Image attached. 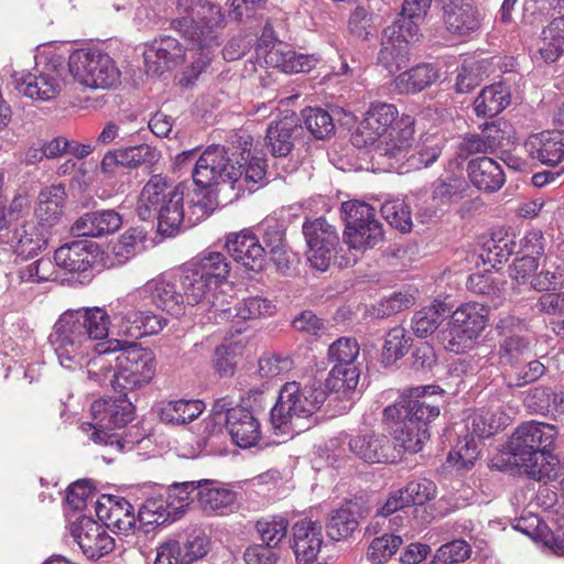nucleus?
Wrapping results in <instances>:
<instances>
[{
	"mask_svg": "<svg viewBox=\"0 0 564 564\" xmlns=\"http://www.w3.org/2000/svg\"><path fill=\"white\" fill-rule=\"evenodd\" d=\"M410 149L403 159H406L410 169L421 170L433 164L442 153L441 141L437 138H426L410 153Z\"/></svg>",
	"mask_w": 564,
	"mask_h": 564,
	"instance_id": "8fccbe9b",
	"label": "nucleus"
},
{
	"mask_svg": "<svg viewBox=\"0 0 564 564\" xmlns=\"http://www.w3.org/2000/svg\"><path fill=\"white\" fill-rule=\"evenodd\" d=\"M51 235L35 223H25L15 230V253L24 259L36 256L46 247Z\"/></svg>",
	"mask_w": 564,
	"mask_h": 564,
	"instance_id": "4c0bfd02",
	"label": "nucleus"
},
{
	"mask_svg": "<svg viewBox=\"0 0 564 564\" xmlns=\"http://www.w3.org/2000/svg\"><path fill=\"white\" fill-rule=\"evenodd\" d=\"M402 543L401 536L384 533L370 542L367 558L371 564H384L397 553Z\"/></svg>",
	"mask_w": 564,
	"mask_h": 564,
	"instance_id": "603ef678",
	"label": "nucleus"
},
{
	"mask_svg": "<svg viewBox=\"0 0 564 564\" xmlns=\"http://www.w3.org/2000/svg\"><path fill=\"white\" fill-rule=\"evenodd\" d=\"M74 80L90 89H110L120 84L121 72L116 62L99 50H76L68 57Z\"/></svg>",
	"mask_w": 564,
	"mask_h": 564,
	"instance_id": "9b49d317",
	"label": "nucleus"
},
{
	"mask_svg": "<svg viewBox=\"0 0 564 564\" xmlns=\"http://www.w3.org/2000/svg\"><path fill=\"white\" fill-rule=\"evenodd\" d=\"M292 530V549L297 563H314L317 560L324 542L321 523L308 518H303L294 523Z\"/></svg>",
	"mask_w": 564,
	"mask_h": 564,
	"instance_id": "4be33fe9",
	"label": "nucleus"
},
{
	"mask_svg": "<svg viewBox=\"0 0 564 564\" xmlns=\"http://www.w3.org/2000/svg\"><path fill=\"white\" fill-rule=\"evenodd\" d=\"M446 313V305L441 301H434L429 306L416 312L412 318V329L419 337L433 334L441 324Z\"/></svg>",
	"mask_w": 564,
	"mask_h": 564,
	"instance_id": "49530a36",
	"label": "nucleus"
},
{
	"mask_svg": "<svg viewBox=\"0 0 564 564\" xmlns=\"http://www.w3.org/2000/svg\"><path fill=\"white\" fill-rule=\"evenodd\" d=\"M90 413L94 423L84 422L80 430L96 444L120 446L111 431L122 429L133 419V408L124 399H99L91 403Z\"/></svg>",
	"mask_w": 564,
	"mask_h": 564,
	"instance_id": "f8f14e48",
	"label": "nucleus"
},
{
	"mask_svg": "<svg viewBox=\"0 0 564 564\" xmlns=\"http://www.w3.org/2000/svg\"><path fill=\"white\" fill-rule=\"evenodd\" d=\"M205 409L200 400H173L165 403L161 409L163 422L183 425L197 419Z\"/></svg>",
	"mask_w": 564,
	"mask_h": 564,
	"instance_id": "a19ab883",
	"label": "nucleus"
},
{
	"mask_svg": "<svg viewBox=\"0 0 564 564\" xmlns=\"http://www.w3.org/2000/svg\"><path fill=\"white\" fill-rule=\"evenodd\" d=\"M341 218L345 221V231H350L356 226L377 220L376 209L368 203L358 199L344 202L340 207Z\"/></svg>",
	"mask_w": 564,
	"mask_h": 564,
	"instance_id": "09e8293b",
	"label": "nucleus"
},
{
	"mask_svg": "<svg viewBox=\"0 0 564 564\" xmlns=\"http://www.w3.org/2000/svg\"><path fill=\"white\" fill-rule=\"evenodd\" d=\"M441 399L438 387H415L384 409L397 446L413 454L423 448L430 438L429 424L440 415Z\"/></svg>",
	"mask_w": 564,
	"mask_h": 564,
	"instance_id": "f03ea898",
	"label": "nucleus"
},
{
	"mask_svg": "<svg viewBox=\"0 0 564 564\" xmlns=\"http://www.w3.org/2000/svg\"><path fill=\"white\" fill-rule=\"evenodd\" d=\"M262 240L279 269L288 268V257L284 250V227L276 218H265L258 227Z\"/></svg>",
	"mask_w": 564,
	"mask_h": 564,
	"instance_id": "ea45409f",
	"label": "nucleus"
},
{
	"mask_svg": "<svg viewBox=\"0 0 564 564\" xmlns=\"http://www.w3.org/2000/svg\"><path fill=\"white\" fill-rule=\"evenodd\" d=\"M184 56L180 42L171 36L155 39L144 51L147 72L159 75L176 66Z\"/></svg>",
	"mask_w": 564,
	"mask_h": 564,
	"instance_id": "b1692460",
	"label": "nucleus"
},
{
	"mask_svg": "<svg viewBox=\"0 0 564 564\" xmlns=\"http://www.w3.org/2000/svg\"><path fill=\"white\" fill-rule=\"evenodd\" d=\"M64 66L51 61L34 73L14 74L15 89L25 97L48 101L56 98L65 86Z\"/></svg>",
	"mask_w": 564,
	"mask_h": 564,
	"instance_id": "dca6fc26",
	"label": "nucleus"
},
{
	"mask_svg": "<svg viewBox=\"0 0 564 564\" xmlns=\"http://www.w3.org/2000/svg\"><path fill=\"white\" fill-rule=\"evenodd\" d=\"M467 289L475 294L487 295L490 301L486 306H498L502 303L501 282L498 281L492 273L471 274L467 280Z\"/></svg>",
	"mask_w": 564,
	"mask_h": 564,
	"instance_id": "de8ad7c7",
	"label": "nucleus"
},
{
	"mask_svg": "<svg viewBox=\"0 0 564 564\" xmlns=\"http://www.w3.org/2000/svg\"><path fill=\"white\" fill-rule=\"evenodd\" d=\"M199 480L174 482L169 487L166 499L170 503V509L173 510L176 519L185 511V509L193 501L192 494L198 492Z\"/></svg>",
	"mask_w": 564,
	"mask_h": 564,
	"instance_id": "4d7b16f0",
	"label": "nucleus"
},
{
	"mask_svg": "<svg viewBox=\"0 0 564 564\" xmlns=\"http://www.w3.org/2000/svg\"><path fill=\"white\" fill-rule=\"evenodd\" d=\"M196 495L200 509L208 514H226L236 501V492L214 479H200Z\"/></svg>",
	"mask_w": 564,
	"mask_h": 564,
	"instance_id": "c756f323",
	"label": "nucleus"
},
{
	"mask_svg": "<svg viewBox=\"0 0 564 564\" xmlns=\"http://www.w3.org/2000/svg\"><path fill=\"white\" fill-rule=\"evenodd\" d=\"M326 400L325 391L316 387H302L286 382L271 409V424L282 434H299L311 426L310 420Z\"/></svg>",
	"mask_w": 564,
	"mask_h": 564,
	"instance_id": "6e6552de",
	"label": "nucleus"
},
{
	"mask_svg": "<svg viewBox=\"0 0 564 564\" xmlns=\"http://www.w3.org/2000/svg\"><path fill=\"white\" fill-rule=\"evenodd\" d=\"M467 172L470 182L487 193L499 191L506 182L501 165L491 158L480 156L469 161Z\"/></svg>",
	"mask_w": 564,
	"mask_h": 564,
	"instance_id": "2f4dec72",
	"label": "nucleus"
},
{
	"mask_svg": "<svg viewBox=\"0 0 564 564\" xmlns=\"http://www.w3.org/2000/svg\"><path fill=\"white\" fill-rule=\"evenodd\" d=\"M440 68L431 63H422L402 72L394 78V88L400 94H417L440 79Z\"/></svg>",
	"mask_w": 564,
	"mask_h": 564,
	"instance_id": "72a5a7b5",
	"label": "nucleus"
},
{
	"mask_svg": "<svg viewBox=\"0 0 564 564\" xmlns=\"http://www.w3.org/2000/svg\"><path fill=\"white\" fill-rule=\"evenodd\" d=\"M502 413H494L490 410H477L466 419V430L471 434L459 441L454 452L448 454V460L469 468L477 459L479 451L475 437L486 438L496 434L506 424Z\"/></svg>",
	"mask_w": 564,
	"mask_h": 564,
	"instance_id": "4468645a",
	"label": "nucleus"
},
{
	"mask_svg": "<svg viewBox=\"0 0 564 564\" xmlns=\"http://www.w3.org/2000/svg\"><path fill=\"white\" fill-rule=\"evenodd\" d=\"M164 544H175L178 549L177 564H193L203 558L209 551V542L205 535L188 539L184 545L171 540Z\"/></svg>",
	"mask_w": 564,
	"mask_h": 564,
	"instance_id": "bf43d9fd",
	"label": "nucleus"
},
{
	"mask_svg": "<svg viewBox=\"0 0 564 564\" xmlns=\"http://www.w3.org/2000/svg\"><path fill=\"white\" fill-rule=\"evenodd\" d=\"M564 53V15L553 19L542 31L539 54L546 63L555 62Z\"/></svg>",
	"mask_w": 564,
	"mask_h": 564,
	"instance_id": "79ce46f5",
	"label": "nucleus"
},
{
	"mask_svg": "<svg viewBox=\"0 0 564 564\" xmlns=\"http://www.w3.org/2000/svg\"><path fill=\"white\" fill-rule=\"evenodd\" d=\"M230 264L226 256L218 251H204L181 268L178 283L188 305L209 304L214 317L217 308L215 290L227 281Z\"/></svg>",
	"mask_w": 564,
	"mask_h": 564,
	"instance_id": "0eeeda50",
	"label": "nucleus"
},
{
	"mask_svg": "<svg viewBox=\"0 0 564 564\" xmlns=\"http://www.w3.org/2000/svg\"><path fill=\"white\" fill-rule=\"evenodd\" d=\"M184 191L181 185L169 186L160 175H153L143 186L137 206L142 220L158 219L162 235L172 236L182 225Z\"/></svg>",
	"mask_w": 564,
	"mask_h": 564,
	"instance_id": "1a4fd4ad",
	"label": "nucleus"
},
{
	"mask_svg": "<svg viewBox=\"0 0 564 564\" xmlns=\"http://www.w3.org/2000/svg\"><path fill=\"white\" fill-rule=\"evenodd\" d=\"M138 519L144 524L156 525L177 520L166 497L162 495L148 498L139 508Z\"/></svg>",
	"mask_w": 564,
	"mask_h": 564,
	"instance_id": "a18cd8bd",
	"label": "nucleus"
},
{
	"mask_svg": "<svg viewBox=\"0 0 564 564\" xmlns=\"http://www.w3.org/2000/svg\"><path fill=\"white\" fill-rule=\"evenodd\" d=\"M296 128L294 113L272 121L267 129L265 147L273 156H286L293 149V130Z\"/></svg>",
	"mask_w": 564,
	"mask_h": 564,
	"instance_id": "c9c22d12",
	"label": "nucleus"
},
{
	"mask_svg": "<svg viewBox=\"0 0 564 564\" xmlns=\"http://www.w3.org/2000/svg\"><path fill=\"white\" fill-rule=\"evenodd\" d=\"M360 346L356 338L340 337L328 348V358L334 366H359Z\"/></svg>",
	"mask_w": 564,
	"mask_h": 564,
	"instance_id": "3c124183",
	"label": "nucleus"
},
{
	"mask_svg": "<svg viewBox=\"0 0 564 564\" xmlns=\"http://www.w3.org/2000/svg\"><path fill=\"white\" fill-rule=\"evenodd\" d=\"M348 446L359 459L376 464L395 459L390 440L383 434L366 433L350 437Z\"/></svg>",
	"mask_w": 564,
	"mask_h": 564,
	"instance_id": "c85d7f7f",
	"label": "nucleus"
},
{
	"mask_svg": "<svg viewBox=\"0 0 564 564\" xmlns=\"http://www.w3.org/2000/svg\"><path fill=\"white\" fill-rule=\"evenodd\" d=\"M94 256L86 241L75 240L59 247L54 254L56 265L69 272H84L91 267Z\"/></svg>",
	"mask_w": 564,
	"mask_h": 564,
	"instance_id": "e433bc0d",
	"label": "nucleus"
},
{
	"mask_svg": "<svg viewBox=\"0 0 564 564\" xmlns=\"http://www.w3.org/2000/svg\"><path fill=\"white\" fill-rule=\"evenodd\" d=\"M511 102V91L502 83L486 86L474 100L477 117L492 118L502 112Z\"/></svg>",
	"mask_w": 564,
	"mask_h": 564,
	"instance_id": "f704fd0d",
	"label": "nucleus"
},
{
	"mask_svg": "<svg viewBox=\"0 0 564 564\" xmlns=\"http://www.w3.org/2000/svg\"><path fill=\"white\" fill-rule=\"evenodd\" d=\"M145 240V231L141 228L126 230L111 247V251L119 263L126 262L138 253Z\"/></svg>",
	"mask_w": 564,
	"mask_h": 564,
	"instance_id": "864d4df0",
	"label": "nucleus"
},
{
	"mask_svg": "<svg viewBox=\"0 0 564 564\" xmlns=\"http://www.w3.org/2000/svg\"><path fill=\"white\" fill-rule=\"evenodd\" d=\"M121 225V216L108 209L85 214L75 221L72 229L77 236L100 237L117 231Z\"/></svg>",
	"mask_w": 564,
	"mask_h": 564,
	"instance_id": "473e14b6",
	"label": "nucleus"
},
{
	"mask_svg": "<svg viewBox=\"0 0 564 564\" xmlns=\"http://www.w3.org/2000/svg\"><path fill=\"white\" fill-rule=\"evenodd\" d=\"M394 105L372 102L361 121L358 131L365 145H372V159H386L392 167L406 155L414 137L415 120L402 115Z\"/></svg>",
	"mask_w": 564,
	"mask_h": 564,
	"instance_id": "7ed1b4c3",
	"label": "nucleus"
},
{
	"mask_svg": "<svg viewBox=\"0 0 564 564\" xmlns=\"http://www.w3.org/2000/svg\"><path fill=\"white\" fill-rule=\"evenodd\" d=\"M19 278L26 283H41L55 279L54 265L50 259L41 258L23 267L19 271Z\"/></svg>",
	"mask_w": 564,
	"mask_h": 564,
	"instance_id": "338daca9",
	"label": "nucleus"
},
{
	"mask_svg": "<svg viewBox=\"0 0 564 564\" xmlns=\"http://www.w3.org/2000/svg\"><path fill=\"white\" fill-rule=\"evenodd\" d=\"M140 293L149 296L156 307L169 314L180 315L183 313L185 301L178 279L160 275L148 281L140 289Z\"/></svg>",
	"mask_w": 564,
	"mask_h": 564,
	"instance_id": "5701e85b",
	"label": "nucleus"
},
{
	"mask_svg": "<svg viewBox=\"0 0 564 564\" xmlns=\"http://www.w3.org/2000/svg\"><path fill=\"white\" fill-rule=\"evenodd\" d=\"M111 317V310L99 306L62 313L48 337L59 365L70 370L89 365L91 354L101 350L96 343L109 335Z\"/></svg>",
	"mask_w": 564,
	"mask_h": 564,
	"instance_id": "f257e3e1",
	"label": "nucleus"
},
{
	"mask_svg": "<svg viewBox=\"0 0 564 564\" xmlns=\"http://www.w3.org/2000/svg\"><path fill=\"white\" fill-rule=\"evenodd\" d=\"M486 319L485 304L465 303L460 305L454 311L448 328L444 333V347L456 354L464 351L484 330Z\"/></svg>",
	"mask_w": 564,
	"mask_h": 564,
	"instance_id": "2eb2a0df",
	"label": "nucleus"
},
{
	"mask_svg": "<svg viewBox=\"0 0 564 564\" xmlns=\"http://www.w3.org/2000/svg\"><path fill=\"white\" fill-rule=\"evenodd\" d=\"M344 235L349 249L359 252L371 249L383 240L382 225L378 219L360 225V227L356 226L350 231H344Z\"/></svg>",
	"mask_w": 564,
	"mask_h": 564,
	"instance_id": "37998d69",
	"label": "nucleus"
},
{
	"mask_svg": "<svg viewBox=\"0 0 564 564\" xmlns=\"http://www.w3.org/2000/svg\"><path fill=\"white\" fill-rule=\"evenodd\" d=\"M557 436L554 425L530 421L519 425L508 443L513 464L531 478L547 482L557 477L558 459L552 454Z\"/></svg>",
	"mask_w": 564,
	"mask_h": 564,
	"instance_id": "39448f33",
	"label": "nucleus"
},
{
	"mask_svg": "<svg viewBox=\"0 0 564 564\" xmlns=\"http://www.w3.org/2000/svg\"><path fill=\"white\" fill-rule=\"evenodd\" d=\"M176 14L172 26L197 46L194 54L199 57L191 66L193 76L197 77L212 61L210 47L217 44L215 30L223 23L224 15L220 8L208 0H177Z\"/></svg>",
	"mask_w": 564,
	"mask_h": 564,
	"instance_id": "423d86ee",
	"label": "nucleus"
},
{
	"mask_svg": "<svg viewBox=\"0 0 564 564\" xmlns=\"http://www.w3.org/2000/svg\"><path fill=\"white\" fill-rule=\"evenodd\" d=\"M275 311L276 306L272 300L260 295L248 296L238 302L235 307L217 308L215 321L239 324L273 316Z\"/></svg>",
	"mask_w": 564,
	"mask_h": 564,
	"instance_id": "393cba45",
	"label": "nucleus"
},
{
	"mask_svg": "<svg viewBox=\"0 0 564 564\" xmlns=\"http://www.w3.org/2000/svg\"><path fill=\"white\" fill-rule=\"evenodd\" d=\"M304 124L316 139H325L334 131L330 115L322 108H307L302 112Z\"/></svg>",
	"mask_w": 564,
	"mask_h": 564,
	"instance_id": "13d9d810",
	"label": "nucleus"
},
{
	"mask_svg": "<svg viewBox=\"0 0 564 564\" xmlns=\"http://www.w3.org/2000/svg\"><path fill=\"white\" fill-rule=\"evenodd\" d=\"M444 25L448 33L466 37L476 33L481 25L479 11L469 3L443 4Z\"/></svg>",
	"mask_w": 564,
	"mask_h": 564,
	"instance_id": "7c9ffc66",
	"label": "nucleus"
},
{
	"mask_svg": "<svg viewBox=\"0 0 564 564\" xmlns=\"http://www.w3.org/2000/svg\"><path fill=\"white\" fill-rule=\"evenodd\" d=\"M111 314L117 323L118 335L134 339L158 334L166 325L165 318L152 312L134 310L130 295L112 302Z\"/></svg>",
	"mask_w": 564,
	"mask_h": 564,
	"instance_id": "f3484780",
	"label": "nucleus"
},
{
	"mask_svg": "<svg viewBox=\"0 0 564 564\" xmlns=\"http://www.w3.org/2000/svg\"><path fill=\"white\" fill-rule=\"evenodd\" d=\"M359 366H334L326 379V388L339 399L351 400L357 393Z\"/></svg>",
	"mask_w": 564,
	"mask_h": 564,
	"instance_id": "58836bf2",
	"label": "nucleus"
},
{
	"mask_svg": "<svg viewBox=\"0 0 564 564\" xmlns=\"http://www.w3.org/2000/svg\"><path fill=\"white\" fill-rule=\"evenodd\" d=\"M226 427L232 442L241 448L256 446L261 438L260 423L246 408L229 411Z\"/></svg>",
	"mask_w": 564,
	"mask_h": 564,
	"instance_id": "cd10ccee",
	"label": "nucleus"
},
{
	"mask_svg": "<svg viewBox=\"0 0 564 564\" xmlns=\"http://www.w3.org/2000/svg\"><path fill=\"white\" fill-rule=\"evenodd\" d=\"M529 355V340L523 336L511 335L500 344L499 358L501 362L514 365Z\"/></svg>",
	"mask_w": 564,
	"mask_h": 564,
	"instance_id": "e2e57ef3",
	"label": "nucleus"
},
{
	"mask_svg": "<svg viewBox=\"0 0 564 564\" xmlns=\"http://www.w3.org/2000/svg\"><path fill=\"white\" fill-rule=\"evenodd\" d=\"M72 535L90 560L99 558L113 549V540L106 529L88 517H82L73 523Z\"/></svg>",
	"mask_w": 564,
	"mask_h": 564,
	"instance_id": "aec40b11",
	"label": "nucleus"
},
{
	"mask_svg": "<svg viewBox=\"0 0 564 564\" xmlns=\"http://www.w3.org/2000/svg\"><path fill=\"white\" fill-rule=\"evenodd\" d=\"M422 23L423 21L399 15V19L384 30V36L388 39V42L383 43L378 61L389 72L398 70L406 64L409 61V46L420 43L423 39Z\"/></svg>",
	"mask_w": 564,
	"mask_h": 564,
	"instance_id": "ddd939ff",
	"label": "nucleus"
},
{
	"mask_svg": "<svg viewBox=\"0 0 564 564\" xmlns=\"http://www.w3.org/2000/svg\"><path fill=\"white\" fill-rule=\"evenodd\" d=\"M99 354L120 350L116 358L112 386L116 390L132 391L147 386L155 375V357L151 349L139 345L124 347L119 340L108 341Z\"/></svg>",
	"mask_w": 564,
	"mask_h": 564,
	"instance_id": "9d476101",
	"label": "nucleus"
},
{
	"mask_svg": "<svg viewBox=\"0 0 564 564\" xmlns=\"http://www.w3.org/2000/svg\"><path fill=\"white\" fill-rule=\"evenodd\" d=\"M513 528L517 531H520L523 534L530 536L532 540L543 541L544 543L547 535H550L549 524L545 523V521L542 520L539 516L532 512L516 519Z\"/></svg>",
	"mask_w": 564,
	"mask_h": 564,
	"instance_id": "69168bd1",
	"label": "nucleus"
},
{
	"mask_svg": "<svg viewBox=\"0 0 564 564\" xmlns=\"http://www.w3.org/2000/svg\"><path fill=\"white\" fill-rule=\"evenodd\" d=\"M241 167V164L238 167L230 164L225 147L210 145L196 159L192 177L202 188L229 185L236 191V197L264 185L267 164L263 159H252L243 170Z\"/></svg>",
	"mask_w": 564,
	"mask_h": 564,
	"instance_id": "20e7f679",
	"label": "nucleus"
},
{
	"mask_svg": "<svg viewBox=\"0 0 564 564\" xmlns=\"http://www.w3.org/2000/svg\"><path fill=\"white\" fill-rule=\"evenodd\" d=\"M383 218L394 228L401 231H410L412 217L410 207L401 198L386 200L381 206Z\"/></svg>",
	"mask_w": 564,
	"mask_h": 564,
	"instance_id": "6e6d98bb",
	"label": "nucleus"
},
{
	"mask_svg": "<svg viewBox=\"0 0 564 564\" xmlns=\"http://www.w3.org/2000/svg\"><path fill=\"white\" fill-rule=\"evenodd\" d=\"M257 531L261 541L269 547L278 546L286 536L289 522L282 517L263 518L257 521Z\"/></svg>",
	"mask_w": 564,
	"mask_h": 564,
	"instance_id": "5fc2aeb1",
	"label": "nucleus"
},
{
	"mask_svg": "<svg viewBox=\"0 0 564 564\" xmlns=\"http://www.w3.org/2000/svg\"><path fill=\"white\" fill-rule=\"evenodd\" d=\"M410 348V337L403 327L392 328L386 338L383 346V360L391 364L403 357Z\"/></svg>",
	"mask_w": 564,
	"mask_h": 564,
	"instance_id": "680f3d73",
	"label": "nucleus"
},
{
	"mask_svg": "<svg viewBox=\"0 0 564 564\" xmlns=\"http://www.w3.org/2000/svg\"><path fill=\"white\" fill-rule=\"evenodd\" d=\"M98 519L111 531L128 535L135 527L133 506L121 497L102 496L95 502Z\"/></svg>",
	"mask_w": 564,
	"mask_h": 564,
	"instance_id": "6ab92c4d",
	"label": "nucleus"
},
{
	"mask_svg": "<svg viewBox=\"0 0 564 564\" xmlns=\"http://www.w3.org/2000/svg\"><path fill=\"white\" fill-rule=\"evenodd\" d=\"M66 199L65 188L62 185H52L43 188L37 197V206L34 210V220L52 234L53 229L61 223L63 207Z\"/></svg>",
	"mask_w": 564,
	"mask_h": 564,
	"instance_id": "bb28decb",
	"label": "nucleus"
},
{
	"mask_svg": "<svg viewBox=\"0 0 564 564\" xmlns=\"http://www.w3.org/2000/svg\"><path fill=\"white\" fill-rule=\"evenodd\" d=\"M563 283L564 268L555 261L546 259L543 269L531 280V286L539 292L555 289Z\"/></svg>",
	"mask_w": 564,
	"mask_h": 564,
	"instance_id": "052dcab7",
	"label": "nucleus"
},
{
	"mask_svg": "<svg viewBox=\"0 0 564 564\" xmlns=\"http://www.w3.org/2000/svg\"><path fill=\"white\" fill-rule=\"evenodd\" d=\"M302 229L307 245V261L313 268L326 271L339 243L336 228L319 217L306 220Z\"/></svg>",
	"mask_w": 564,
	"mask_h": 564,
	"instance_id": "a211bd4d",
	"label": "nucleus"
},
{
	"mask_svg": "<svg viewBox=\"0 0 564 564\" xmlns=\"http://www.w3.org/2000/svg\"><path fill=\"white\" fill-rule=\"evenodd\" d=\"M226 249L229 256L246 269L259 272L265 262V248L259 238L248 229L231 232L226 238Z\"/></svg>",
	"mask_w": 564,
	"mask_h": 564,
	"instance_id": "412c9836",
	"label": "nucleus"
},
{
	"mask_svg": "<svg viewBox=\"0 0 564 564\" xmlns=\"http://www.w3.org/2000/svg\"><path fill=\"white\" fill-rule=\"evenodd\" d=\"M529 155L542 164L555 166L564 161V132L543 131L525 141Z\"/></svg>",
	"mask_w": 564,
	"mask_h": 564,
	"instance_id": "a878e982",
	"label": "nucleus"
},
{
	"mask_svg": "<svg viewBox=\"0 0 564 564\" xmlns=\"http://www.w3.org/2000/svg\"><path fill=\"white\" fill-rule=\"evenodd\" d=\"M359 525L352 505L347 503L334 510L326 523L327 534L332 540L341 541L351 536Z\"/></svg>",
	"mask_w": 564,
	"mask_h": 564,
	"instance_id": "c03bdc74",
	"label": "nucleus"
},
{
	"mask_svg": "<svg viewBox=\"0 0 564 564\" xmlns=\"http://www.w3.org/2000/svg\"><path fill=\"white\" fill-rule=\"evenodd\" d=\"M123 153V167H137L142 164H154L161 158V152L147 143L121 148Z\"/></svg>",
	"mask_w": 564,
	"mask_h": 564,
	"instance_id": "0e129e2a",
	"label": "nucleus"
},
{
	"mask_svg": "<svg viewBox=\"0 0 564 564\" xmlns=\"http://www.w3.org/2000/svg\"><path fill=\"white\" fill-rule=\"evenodd\" d=\"M401 489L410 506L423 505L432 500L436 495L435 484L425 478L411 481Z\"/></svg>",
	"mask_w": 564,
	"mask_h": 564,
	"instance_id": "774afa93",
	"label": "nucleus"
}]
</instances>
